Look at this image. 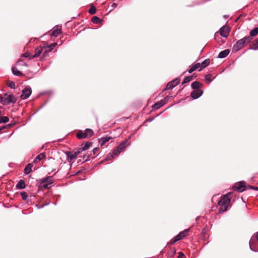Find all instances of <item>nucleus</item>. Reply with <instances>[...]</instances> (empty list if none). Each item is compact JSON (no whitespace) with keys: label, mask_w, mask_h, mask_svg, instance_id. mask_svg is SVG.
<instances>
[{"label":"nucleus","mask_w":258,"mask_h":258,"mask_svg":"<svg viewBox=\"0 0 258 258\" xmlns=\"http://www.w3.org/2000/svg\"><path fill=\"white\" fill-rule=\"evenodd\" d=\"M230 194V193L229 192L225 195L218 202V204L219 206H220V212H223L227 210L231 201V199L229 198V195Z\"/></svg>","instance_id":"f257e3e1"},{"label":"nucleus","mask_w":258,"mask_h":258,"mask_svg":"<svg viewBox=\"0 0 258 258\" xmlns=\"http://www.w3.org/2000/svg\"><path fill=\"white\" fill-rule=\"evenodd\" d=\"M251 40L249 36L245 37L237 41L233 47V50L237 51L243 48L247 43H249Z\"/></svg>","instance_id":"f03ea898"},{"label":"nucleus","mask_w":258,"mask_h":258,"mask_svg":"<svg viewBox=\"0 0 258 258\" xmlns=\"http://www.w3.org/2000/svg\"><path fill=\"white\" fill-rule=\"evenodd\" d=\"M126 143L127 141H124L123 143L120 144L118 147L113 151L112 154H108L107 160L109 159L110 158H113L114 157L118 156L120 153L124 150L125 148V144Z\"/></svg>","instance_id":"7ed1b4c3"},{"label":"nucleus","mask_w":258,"mask_h":258,"mask_svg":"<svg viewBox=\"0 0 258 258\" xmlns=\"http://www.w3.org/2000/svg\"><path fill=\"white\" fill-rule=\"evenodd\" d=\"M16 99L12 94H5L1 99V102L4 105L10 104L11 103H14Z\"/></svg>","instance_id":"20e7f679"},{"label":"nucleus","mask_w":258,"mask_h":258,"mask_svg":"<svg viewBox=\"0 0 258 258\" xmlns=\"http://www.w3.org/2000/svg\"><path fill=\"white\" fill-rule=\"evenodd\" d=\"M249 247L253 251L258 252V232L255 235V237L253 236L251 238L249 242Z\"/></svg>","instance_id":"39448f33"},{"label":"nucleus","mask_w":258,"mask_h":258,"mask_svg":"<svg viewBox=\"0 0 258 258\" xmlns=\"http://www.w3.org/2000/svg\"><path fill=\"white\" fill-rule=\"evenodd\" d=\"M81 153L79 149L77 151L73 152H69L67 153L68 161H72L75 159H76L79 154Z\"/></svg>","instance_id":"423d86ee"},{"label":"nucleus","mask_w":258,"mask_h":258,"mask_svg":"<svg viewBox=\"0 0 258 258\" xmlns=\"http://www.w3.org/2000/svg\"><path fill=\"white\" fill-rule=\"evenodd\" d=\"M189 229H185L182 232L179 233L176 237H175L173 239L171 240V243H174L176 241L182 239L184 237H185L188 232Z\"/></svg>","instance_id":"0eeeda50"},{"label":"nucleus","mask_w":258,"mask_h":258,"mask_svg":"<svg viewBox=\"0 0 258 258\" xmlns=\"http://www.w3.org/2000/svg\"><path fill=\"white\" fill-rule=\"evenodd\" d=\"M32 93V90L30 87H26L22 91V93L21 95V98L23 99H26L28 98Z\"/></svg>","instance_id":"6e6552de"},{"label":"nucleus","mask_w":258,"mask_h":258,"mask_svg":"<svg viewBox=\"0 0 258 258\" xmlns=\"http://www.w3.org/2000/svg\"><path fill=\"white\" fill-rule=\"evenodd\" d=\"M233 188L234 190H237L239 192H242L245 189L244 182L242 181L238 182L233 186Z\"/></svg>","instance_id":"1a4fd4ad"},{"label":"nucleus","mask_w":258,"mask_h":258,"mask_svg":"<svg viewBox=\"0 0 258 258\" xmlns=\"http://www.w3.org/2000/svg\"><path fill=\"white\" fill-rule=\"evenodd\" d=\"M180 82V79L176 78L174 80L168 83L166 86V89L169 90L172 89L175 86L178 85Z\"/></svg>","instance_id":"9d476101"},{"label":"nucleus","mask_w":258,"mask_h":258,"mask_svg":"<svg viewBox=\"0 0 258 258\" xmlns=\"http://www.w3.org/2000/svg\"><path fill=\"white\" fill-rule=\"evenodd\" d=\"M230 29L227 26H223L220 30V35L224 37H227L229 35Z\"/></svg>","instance_id":"9b49d317"},{"label":"nucleus","mask_w":258,"mask_h":258,"mask_svg":"<svg viewBox=\"0 0 258 258\" xmlns=\"http://www.w3.org/2000/svg\"><path fill=\"white\" fill-rule=\"evenodd\" d=\"M42 183L47 182V183L44 184L43 186L44 188H48L50 187V184L52 183V177L48 176L42 180Z\"/></svg>","instance_id":"f8f14e48"},{"label":"nucleus","mask_w":258,"mask_h":258,"mask_svg":"<svg viewBox=\"0 0 258 258\" xmlns=\"http://www.w3.org/2000/svg\"><path fill=\"white\" fill-rule=\"evenodd\" d=\"M168 97H166L164 99L161 100V101L156 103L153 106V107L155 109H158L161 106H162L164 104H165L166 102V100L167 99Z\"/></svg>","instance_id":"ddd939ff"},{"label":"nucleus","mask_w":258,"mask_h":258,"mask_svg":"<svg viewBox=\"0 0 258 258\" xmlns=\"http://www.w3.org/2000/svg\"><path fill=\"white\" fill-rule=\"evenodd\" d=\"M203 94V91L201 90H195L191 93V96L193 99H197Z\"/></svg>","instance_id":"4468645a"},{"label":"nucleus","mask_w":258,"mask_h":258,"mask_svg":"<svg viewBox=\"0 0 258 258\" xmlns=\"http://www.w3.org/2000/svg\"><path fill=\"white\" fill-rule=\"evenodd\" d=\"M61 28H59V27H56V28H54V29L52 32V36L54 37H57L59 34L61 33Z\"/></svg>","instance_id":"2eb2a0df"},{"label":"nucleus","mask_w":258,"mask_h":258,"mask_svg":"<svg viewBox=\"0 0 258 258\" xmlns=\"http://www.w3.org/2000/svg\"><path fill=\"white\" fill-rule=\"evenodd\" d=\"M229 53V50L228 49H225L221 51L218 57L220 58H225L226 57Z\"/></svg>","instance_id":"dca6fc26"},{"label":"nucleus","mask_w":258,"mask_h":258,"mask_svg":"<svg viewBox=\"0 0 258 258\" xmlns=\"http://www.w3.org/2000/svg\"><path fill=\"white\" fill-rule=\"evenodd\" d=\"M42 51V49L41 48H36L35 54L30 57V59H33L34 58L38 57L41 53Z\"/></svg>","instance_id":"f3484780"},{"label":"nucleus","mask_w":258,"mask_h":258,"mask_svg":"<svg viewBox=\"0 0 258 258\" xmlns=\"http://www.w3.org/2000/svg\"><path fill=\"white\" fill-rule=\"evenodd\" d=\"M46 157V154L45 153H42L39 154L36 158L35 159L34 162L35 163H37L38 161H40L42 159H44Z\"/></svg>","instance_id":"a211bd4d"},{"label":"nucleus","mask_w":258,"mask_h":258,"mask_svg":"<svg viewBox=\"0 0 258 258\" xmlns=\"http://www.w3.org/2000/svg\"><path fill=\"white\" fill-rule=\"evenodd\" d=\"M191 87L194 89L199 90V89L202 87V84L198 82L195 81L191 84Z\"/></svg>","instance_id":"6ab92c4d"},{"label":"nucleus","mask_w":258,"mask_h":258,"mask_svg":"<svg viewBox=\"0 0 258 258\" xmlns=\"http://www.w3.org/2000/svg\"><path fill=\"white\" fill-rule=\"evenodd\" d=\"M201 64L200 63H197L192 66L188 71L189 73H191L194 71H195L197 69L199 68L200 67Z\"/></svg>","instance_id":"aec40b11"},{"label":"nucleus","mask_w":258,"mask_h":258,"mask_svg":"<svg viewBox=\"0 0 258 258\" xmlns=\"http://www.w3.org/2000/svg\"><path fill=\"white\" fill-rule=\"evenodd\" d=\"M77 137L79 139L86 138L85 132H83L82 131H79L77 134Z\"/></svg>","instance_id":"412c9836"},{"label":"nucleus","mask_w":258,"mask_h":258,"mask_svg":"<svg viewBox=\"0 0 258 258\" xmlns=\"http://www.w3.org/2000/svg\"><path fill=\"white\" fill-rule=\"evenodd\" d=\"M90 145H91L90 143L87 142L85 144H82V147L79 149H80L81 152H82L83 151L87 149L90 147Z\"/></svg>","instance_id":"4be33fe9"},{"label":"nucleus","mask_w":258,"mask_h":258,"mask_svg":"<svg viewBox=\"0 0 258 258\" xmlns=\"http://www.w3.org/2000/svg\"><path fill=\"white\" fill-rule=\"evenodd\" d=\"M17 187L19 189H24L25 187V183L24 180H20L17 184Z\"/></svg>","instance_id":"5701e85b"},{"label":"nucleus","mask_w":258,"mask_h":258,"mask_svg":"<svg viewBox=\"0 0 258 258\" xmlns=\"http://www.w3.org/2000/svg\"><path fill=\"white\" fill-rule=\"evenodd\" d=\"M250 49L253 50H257L258 49V39L255 40L252 42V44L250 47Z\"/></svg>","instance_id":"b1692460"},{"label":"nucleus","mask_w":258,"mask_h":258,"mask_svg":"<svg viewBox=\"0 0 258 258\" xmlns=\"http://www.w3.org/2000/svg\"><path fill=\"white\" fill-rule=\"evenodd\" d=\"M210 61L209 59H207L204 60L201 63V68L199 71H201L202 69L205 68L207 66H208L210 63Z\"/></svg>","instance_id":"393cba45"},{"label":"nucleus","mask_w":258,"mask_h":258,"mask_svg":"<svg viewBox=\"0 0 258 258\" xmlns=\"http://www.w3.org/2000/svg\"><path fill=\"white\" fill-rule=\"evenodd\" d=\"M32 165L31 164H28L25 168L24 172L26 174L30 173L32 171Z\"/></svg>","instance_id":"a878e982"},{"label":"nucleus","mask_w":258,"mask_h":258,"mask_svg":"<svg viewBox=\"0 0 258 258\" xmlns=\"http://www.w3.org/2000/svg\"><path fill=\"white\" fill-rule=\"evenodd\" d=\"M12 72L15 76H20L22 75V73L15 67L12 68Z\"/></svg>","instance_id":"bb28decb"},{"label":"nucleus","mask_w":258,"mask_h":258,"mask_svg":"<svg viewBox=\"0 0 258 258\" xmlns=\"http://www.w3.org/2000/svg\"><path fill=\"white\" fill-rule=\"evenodd\" d=\"M85 133V135L86 136V138L91 137L93 135V131L89 128L86 129Z\"/></svg>","instance_id":"cd10ccee"},{"label":"nucleus","mask_w":258,"mask_h":258,"mask_svg":"<svg viewBox=\"0 0 258 258\" xmlns=\"http://www.w3.org/2000/svg\"><path fill=\"white\" fill-rule=\"evenodd\" d=\"M111 139V137H105L101 138V144L103 145L105 144L106 142H108Z\"/></svg>","instance_id":"c85d7f7f"},{"label":"nucleus","mask_w":258,"mask_h":258,"mask_svg":"<svg viewBox=\"0 0 258 258\" xmlns=\"http://www.w3.org/2000/svg\"><path fill=\"white\" fill-rule=\"evenodd\" d=\"M257 34H258V28L257 27L254 28L250 32V35L251 36H255Z\"/></svg>","instance_id":"c756f323"},{"label":"nucleus","mask_w":258,"mask_h":258,"mask_svg":"<svg viewBox=\"0 0 258 258\" xmlns=\"http://www.w3.org/2000/svg\"><path fill=\"white\" fill-rule=\"evenodd\" d=\"M9 120V118L7 116H3L0 118V123H6Z\"/></svg>","instance_id":"7c9ffc66"},{"label":"nucleus","mask_w":258,"mask_h":258,"mask_svg":"<svg viewBox=\"0 0 258 258\" xmlns=\"http://www.w3.org/2000/svg\"><path fill=\"white\" fill-rule=\"evenodd\" d=\"M212 75L210 74L206 75L205 79L208 83H210L212 81L213 79L212 78Z\"/></svg>","instance_id":"2f4dec72"},{"label":"nucleus","mask_w":258,"mask_h":258,"mask_svg":"<svg viewBox=\"0 0 258 258\" xmlns=\"http://www.w3.org/2000/svg\"><path fill=\"white\" fill-rule=\"evenodd\" d=\"M92 21L94 23H98L100 22V19L97 16H94L92 18Z\"/></svg>","instance_id":"473e14b6"},{"label":"nucleus","mask_w":258,"mask_h":258,"mask_svg":"<svg viewBox=\"0 0 258 258\" xmlns=\"http://www.w3.org/2000/svg\"><path fill=\"white\" fill-rule=\"evenodd\" d=\"M192 76L186 77L184 78L182 84H185V83L190 81L192 80Z\"/></svg>","instance_id":"72a5a7b5"},{"label":"nucleus","mask_w":258,"mask_h":258,"mask_svg":"<svg viewBox=\"0 0 258 258\" xmlns=\"http://www.w3.org/2000/svg\"><path fill=\"white\" fill-rule=\"evenodd\" d=\"M89 13L90 14H94L96 13V8L94 7H91L89 10Z\"/></svg>","instance_id":"f704fd0d"},{"label":"nucleus","mask_w":258,"mask_h":258,"mask_svg":"<svg viewBox=\"0 0 258 258\" xmlns=\"http://www.w3.org/2000/svg\"><path fill=\"white\" fill-rule=\"evenodd\" d=\"M57 45V43H52L50 45H48L47 46V47L49 49V51H51L52 50L53 48Z\"/></svg>","instance_id":"c9c22d12"},{"label":"nucleus","mask_w":258,"mask_h":258,"mask_svg":"<svg viewBox=\"0 0 258 258\" xmlns=\"http://www.w3.org/2000/svg\"><path fill=\"white\" fill-rule=\"evenodd\" d=\"M21 195L22 196V198L23 200H26L27 197H28V195L25 192H21Z\"/></svg>","instance_id":"e433bc0d"},{"label":"nucleus","mask_w":258,"mask_h":258,"mask_svg":"<svg viewBox=\"0 0 258 258\" xmlns=\"http://www.w3.org/2000/svg\"><path fill=\"white\" fill-rule=\"evenodd\" d=\"M8 86L11 88H15V84L14 82L11 81L8 83Z\"/></svg>","instance_id":"4c0bfd02"},{"label":"nucleus","mask_w":258,"mask_h":258,"mask_svg":"<svg viewBox=\"0 0 258 258\" xmlns=\"http://www.w3.org/2000/svg\"><path fill=\"white\" fill-rule=\"evenodd\" d=\"M17 64H21V65H23V66H24L27 67V64L25 62H24L22 61V60H18V61H17Z\"/></svg>","instance_id":"58836bf2"},{"label":"nucleus","mask_w":258,"mask_h":258,"mask_svg":"<svg viewBox=\"0 0 258 258\" xmlns=\"http://www.w3.org/2000/svg\"><path fill=\"white\" fill-rule=\"evenodd\" d=\"M184 256V255L182 252H180L178 253V257L179 258H183Z\"/></svg>","instance_id":"ea45409f"},{"label":"nucleus","mask_w":258,"mask_h":258,"mask_svg":"<svg viewBox=\"0 0 258 258\" xmlns=\"http://www.w3.org/2000/svg\"><path fill=\"white\" fill-rule=\"evenodd\" d=\"M29 56H30V54L28 52L25 53L24 54H23V56L24 57H29Z\"/></svg>","instance_id":"a19ab883"},{"label":"nucleus","mask_w":258,"mask_h":258,"mask_svg":"<svg viewBox=\"0 0 258 258\" xmlns=\"http://www.w3.org/2000/svg\"><path fill=\"white\" fill-rule=\"evenodd\" d=\"M111 7L113 8V9H114L115 8H116L117 7V4L116 3H113L111 5Z\"/></svg>","instance_id":"79ce46f5"},{"label":"nucleus","mask_w":258,"mask_h":258,"mask_svg":"<svg viewBox=\"0 0 258 258\" xmlns=\"http://www.w3.org/2000/svg\"><path fill=\"white\" fill-rule=\"evenodd\" d=\"M98 149L97 148H94V149L93 150V152L94 154H96V153L98 151Z\"/></svg>","instance_id":"37998d69"},{"label":"nucleus","mask_w":258,"mask_h":258,"mask_svg":"<svg viewBox=\"0 0 258 258\" xmlns=\"http://www.w3.org/2000/svg\"><path fill=\"white\" fill-rule=\"evenodd\" d=\"M248 188H252V189H256V190L258 189V188H257V187H252V186H248Z\"/></svg>","instance_id":"c03bdc74"},{"label":"nucleus","mask_w":258,"mask_h":258,"mask_svg":"<svg viewBox=\"0 0 258 258\" xmlns=\"http://www.w3.org/2000/svg\"><path fill=\"white\" fill-rule=\"evenodd\" d=\"M1 130H2V129H1V128H0V132L1 131Z\"/></svg>","instance_id":"a18cd8bd"}]
</instances>
